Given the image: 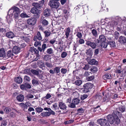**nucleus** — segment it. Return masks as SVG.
I'll list each match as a JSON object with an SVG mask.
<instances>
[{
  "label": "nucleus",
  "mask_w": 126,
  "mask_h": 126,
  "mask_svg": "<svg viewBox=\"0 0 126 126\" xmlns=\"http://www.w3.org/2000/svg\"><path fill=\"white\" fill-rule=\"evenodd\" d=\"M35 41L34 44L35 47H39L41 46V42L40 41H37V40Z\"/></svg>",
  "instance_id": "obj_30"
},
{
  "label": "nucleus",
  "mask_w": 126,
  "mask_h": 126,
  "mask_svg": "<svg viewBox=\"0 0 126 126\" xmlns=\"http://www.w3.org/2000/svg\"><path fill=\"white\" fill-rule=\"evenodd\" d=\"M92 33L94 36L96 37L97 35V32L95 29H93L92 31Z\"/></svg>",
  "instance_id": "obj_36"
},
{
  "label": "nucleus",
  "mask_w": 126,
  "mask_h": 126,
  "mask_svg": "<svg viewBox=\"0 0 126 126\" xmlns=\"http://www.w3.org/2000/svg\"><path fill=\"white\" fill-rule=\"evenodd\" d=\"M86 44L88 46H90L93 49L95 48L96 46V44L95 43L92 42L89 40L87 41Z\"/></svg>",
  "instance_id": "obj_11"
},
{
  "label": "nucleus",
  "mask_w": 126,
  "mask_h": 126,
  "mask_svg": "<svg viewBox=\"0 0 126 126\" xmlns=\"http://www.w3.org/2000/svg\"><path fill=\"white\" fill-rule=\"evenodd\" d=\"M54 71L55 72L58 73L60 72V68L58 67H56L54 69Z\"/></svg>",
  "instance_id": "obj_46"
},
{
  "label": "nucleus",
  "mask_w": 126,
  "mask_h": 126,
  "mask_svg": "<svg viewBox=\"0 0 126 126\" xmlns=\"http://www.w3.org/2000/svg\"><path fill=\"white\" fill-rule=\"evenodd\" d=\"M49 114L48 112L46 111L41 113L40 115L43 117H48L49 116Z\"/></svg>",
  "instance_id": "obj_25"
},
{
  "label": "nucleus",
  "mask_w": 126,
  "mask_h": 126,
  "mask_svg": "<svg viewBox=\"0 0 126 126\" xmlns=\"http://www.w3.org/2000/svg\"><path fill=\"white\" fill-rule=\"evenodd\" d=\"M50 10L48 9L45 10L44 12V15L46 17L49 16L50 15Z\"/></svg>",
  "instance_id": "obj_16"
},
{
  "label": "nucleus",
  "mask_w": 126,
  "mask_h": 126,
  "mask_svg": "<svg viewBox=\"0 0 126 126\" xmlns=\"http://www.w3.org/2000/svg\"><path fill=\"white\" fill-rule=\"evenodd\" d=\"M61 71L62 74H65L67 72V70L64 68H62L61 70Z\"/></svg>",
  "instance_id": "obj_51"
},
{
  "label": "nucleus",
  "mask_w": 126,
  "mask_h": 126,
  "mask_svg": "<svg viewBox=\"0 0 126 126\" xmlns=\"http://www.w3.org/2000/svg\"><path fill=\"white\" fill-rule=\"evenodd\" d=\"M121 20V18L118 17H116L115 18H113L112 19V21L109 23V24L111 27H114L118 24V22Z\"/></svg>",
  "instance_id": "obj_3"
},
{
  "label": "nucleus",
  "mask_w": 126,
  "mask_h": 126,
  "mask_svg": "<svg viewBox=\"0 0 126 126\" xmlns=\"http://www.w3.org/2000/svg\"><path fill=\"white\" fill-rule=\"evenodd\" d=\"M91 73L90 72H89L88 71H85L84 73L83 74V76H88L90 75V74Z\"/></svg>",
  "instance_id": "obj_47"
},
{
  "label": "nucleus",
  "mask_w": 126,
  "mask_h": 126,
  "mask_svg": "<svg viewBox=\"0 0 126 126\" xmlns=\"http://www.w3.org/2000/svg\"><path fill=\"white\" fill-rule=\"evenodd\" d=\"M20 88L22 90H26V89L25 84L21 85Z\"/></svg>",
  "instance_id": "obj_59"
},
{
  "label": "nucleus",
  "mask_w": 126,
  "mask_h": 126,
  "mask_svg": "<svg viewBox=\"0 0 126 126\" xmlns=\"http://www.w3.org/2000/svg\"><path fill=\"white\" fill-rule=\"evenodd\" d=\"M14 80L15 82L18 83H21L22 82V78L20 77H16L15 79Z\"/></svg>",
  "instance_id": "obj_20"
},
{
  "label": "nucleus",
  "mask_w": 126,
  "mask_h": 126,
  "mask_svg": "<svg viewBox=\"0 0 126 126\" xmlns=\"http://www.w3.org/2000/svg\"><path fill=\"white\" fill-rule=\"evenodd\" d=\"M74 121L73 120H70L68 121H65L64 123L65 125L71 124Z\"/></svg>",
  "instance_id": "obj_43"
},
{
  "label": "nucleus",
  "mask_w": 126,
  "mask_h": 126,
  "mask_svg": "<svg viewBox=\"0 0 126 126\" xmlns=\"http://www.w3.org/2000/svg\"><path fill=\"white\" fill-rule=\"evenodd\" d=\"M63 14H64V16L65 17H67L68 16L69 12L66 9H64L63 10Z\"/></svg>",
  "instance_id": "obj_32"
},
{
  "label": "nucleus",
  "mask_w": 126,
  "mask_h": 126,
  "mask_svg": "<svg viewBox=\"0 0 126 126\" xmlns=\"http://www.w3.org/2000/svg\"><path fill=\"white\" fill-rule=\"evenodd\" d=\"M45 17H42L41 18V22L43 25L44 26H47L48 24V22L44 19Z\"/></svg>",
  "instance_id": "obj_21"
},
{
  "label": "nucleus",
  "mask_w": 126,
  "mask_h": 126,
  "mask_svg": "<svg viewBox=\"0 0 126 126\" xmlns=\"http://www.w3.org/2000/svg\"><path fill=\"white\" fill-rule=\"evenodd\" d=\"M108 121L110 124H113L114 123L118 124L120 122V119L117 115H108L107 117Z\"/></svg>",
  "instance_id": "obj_1"
},
{
  "label": "nucleus",
  "mask_w": 126,
  "mask_h": 126,
  "mask_svg": "<svg viewBox=\"0 0 126 126\" xmlns=\"http://www.w3.org/2000/svg\"><path fill=\"white\" fill-rule=\"evenodd\" d=\"M39 55L38 54H37L36 55L35 58L33 59H32V60L33 61H37L38 60L39 58Z\"/></svg>",
  "instance_id": "obj_53"
},
{
  "label": "nucleus",
  "mask_w": 126,
  "mask_h": 126,
  "mask_svg": "<svg viewBox=\"0 0 126 126\" xmlns=\"http://www.w3.org/2000/svg\"><path fill=\"white\" fill-rule=\"evenodd\" d=\"M84 111V110L82 108L79 109L77 110V114L80 115L83 113Z\"/></svg>",
  "instance_id": "obj_26"
},
{
  "label": "nucleus",
  "mask_w": 126,
  "mask_h": 126,
  "mask_svg": "<svg viewBox=\"0 0 126 126\" xmlns=\"http://www.w3.org/2000/svg\"><path fill=\"white\" fill-rule=\"evenodd\" d=\"M35 110L38 113L42 112L43 110V109L40 107L36 108L35 109Z\"/></svg>",
  "instance_id": "obj_38"
},
{
  "label": "nucleus",
  "mask_w": 126,
  "mask_h": 126,
  "mask_svg": "<svg viewBox=\"0 0 126 126\" xmlns=\"http://www.w3.org/2000/svg\"><path fill=\"white\" fill-rule=\"evenodd\" d=\"M77 36L79 39L81 38L82 36L81 33L79 32H78L77 34Z\"/></svg>",
  "instance_id": "obj_64"
},
{
  "label": "nucleus",
  "mask_w": 126,
  "mask_h": 126,
  "mask_svg": "<svg viewBox=\"0 0 126 126\" xmlns=\"http://www.w3.org/2000/svg\"><path fill=\"white\" fill-rule=\"evenodd\" d=\"M8 38H12L14 36L13 33L11 32H8Z\"/></svg>",
  "instance_id": "obj_39"
},
{
  "label": "nucleus",
  "mask_w": 126,
  "mask_h": 126,
  "mask_svg": "<svg viewBox=\"0 0 126 126\" xmlns=\"http://www.w3.org/2000/svg\"><path fill=\"white\" fill-rule=\"evenodd\" d=\"M25 84L26 89L27 88L30 89L32 87L30 85V84Z\"/></svg>",
  "instance_id": "obj_62"
},
{
  "label": "nucleus",
  "mask_w": 126,
  "mask_h": 126,
  "mask_svg": "<svg viewBox=\"0 0 126 126\" xmlns=\"http://www.w3.org/2000/svg\"><path fill=\"white\" fill-rule=\"evenodd\" d=\"M20 48L19 47L17 46L14 47L12 50L10 49L8 50V58L11 57L13 56V52L17 54L20 52Z\"/></svg>",
  "instance_id": "obj_2"
},
{
  "label": "nucleus",
  "mask_w": 126,
  "mask_h": 126,
  "mask_svg": "<svg viewBox=\"0 0 126 126\" xmlns=\"http://www.w3.org/2000/svg\"><path fill=\"white\" fill-rule=\"evenodd\" d=\"M44 3V0H42L39 1V3H34L32 4L33 6L38 8H40L42 7Z\"/></svg>",
  "instance_id": "obj_9"
},
{
  "label": "nucleus",
  "mask_w": 126,
  "mask_h": 126,
  "mask_svg": "<svg viewBox=\"0 0 126 126\" xmlns=\"http://www.w3.org/2000/svg\"><path fill=\"white\" fill-rule=\"evenodd\" d=\"M59 107L62 110H66V109L67 106L66 104L62 102H60L59 103Z\"/></svg>",
  "instance_id": "obj_10"
},
{
  "label": "nucleus",
  "mask_w": 126,
  "mask_h": 126,
  "mask_svg": "<svg viewBox=\"0 0 126 126\" xmlns=\"http://www.w3.org/2000/svg\"><path fill=\"white\" fill-rule=\"evenodd\" d=\"M36 20L34 18H32L27 20V23L29 25H33L36 23Z\"/></svg>",
  "instance_id": "obj_8"
},
{
  "label": "nucleus",
  "mask_w": 126,
  "mask_h": 126,
  "mask_svg": "<svg viewBox=\"0 0 126 126\" xmlns=\"http://www.w3.org/2000/svg\"><path fill=\"white\" fill-rule=\"evenodd\" d=\"M47 48V46L46 44H43L42 45V48L40 47H38V49L39 51L40 52H44L45 49Z\"/></svg>",
  "instance_id": "obj_18"
},
{
  "label": "nucleus",
  "mask_w": 126,
  "mask_h": 126,
  "mask_svg": "<svg viewBox=\"0 0 126 126\" xmlns=\"http://www.w3.org/2000/svg\"><path fill=\"white\" fill-rule=\"evenodd\" d=\"M109 44L111 47H115L116 46L115 43L113 41L109 42Z\"/></svg>",
  "instance_id": "obj_27"
},
{
  "label": "nucleus",
  "mask_w": 126,
  "mask_h": 126,
  "mask_svg": "<svg viewBox=\"0 0 126 126\" xmlns=\"http://www.w3.org/2000/svg\"><path fill=\"white\" fill-rule=\"evenodd\" d=\"M32 84L33 85L39 84L38 81L37 80L33 79L32 80Z\"/></svg>",
  "instance_id": "obj_42"
},
{
  "label": "nucleus",
  "mask_w": 126,
  "mask_h": 126,
  "mask_svg": "<svg viewBox=\"0 0 126 126\" xmlns=\"http://www.w3.org/2000/svg\"><path fill=\"white\" fill-rule=\"evenodd\" d=\"M99 50L98 48L94 50V55H96L99 53Z\"/></svg>",
  "instance_id": "obj_61"
},
{
  "label": "nucleus",
  "mask_w": 126,
  "mask_h": 126,
  "mask_svg": "<svg viewBox=\"0 0 126 126\" xmlns=\"http://www.w3.org/2000/svg\"><path fill=\"white\" fill-rule=\"evenodd\" d=\"M97 67H94L93 68L91 69V71L93 73H94L96 72L97 71Z\"/></svg>",
  "instance_id": "obj_49"
},
{
  "label": "nucleus",
  "mask_w": 126,
  "mask_h": 126,
  "mask_svg": "<svg viewBox=\"0 0 126 126\" xmlns=\"http://www.w3.org/2000/svg\"><path fill=\"white\" fill-rule=\"evenodd\" d=\"M88 96L87 94H84L83 95H81L80 97V99L82 100H83L87 98Z\"/></svg>",
  "instance_id": "obj_34"
},
{
  "label": "nucleus",
  "mask_w": 126,
  "mask_h": 126,
  "mask_svg": "<svg viewBox=\"0 0 126 126\" xmlns=\"http://www.w3.org/2000/svg\"><path fill=\"white\" fill-rule=\"evenodd\" d=\"M56 42V39L55 38H54L52 39L51 40L49 41V43L52 44H53Z\"/></svg>",
  "instance_id": "obj_60"
},
{
  "label": "nucleus",
  "mask_w": 126,
  "mask_h": 126,
  "mask_svg": "<svg viewBox=\"0 0 126 126\" xmlns=\"http://www.w3.org/2000/svg\"><path fill=\"white\" fill-rule=\"evenodd\" d=\"M92 50L90 49H89L86 50V53L87 55L92 56Z\"/></svg>",
  "instance_id": "obj_41"
},
{
  "label": "nucleus",
  "mask_w": 126,
  "mask_h": 126,
  "mask_svg": "<svg viewBox=\"0 0 126 126\" xmlns=\"http://www.w3.org/2000/svg\"><path fill=\"white\" fill-rule=\"evenodd\" d=\"M67 55V53L65 52H63L61 54V57L63 58L65 57Z\"/></svg>",
  "instance_id": "obj_45"
},
{
  "label": "nucleus",
  "mask_w": 126,
  "mask_h": 126,
  "mask_svg": "<svg viewBox=\"0 0 126 126\" xmlns=\"http://www.w3.org/2000/svg\"><path fill=\"white\" fill-rule=\"evenodd\" d=\"M93 85V84L90 83H87L84 84L83 87L84 90H88L92 88Z\"/></svg>",
  "instance_id": "obj_12"
},
{
  "label": "nucleus",
  "mask_w": 126,
  "mask_h": 126,
  "mask_svg": "<svg viewBox=\"0 0 126 126\" xmlns=\"http://www.w3.org/2000/svg\"><path fill=\"white\" fill-rule=\"evenodd\" d=\"M94 78V77L93 76H92L88 77L87 79L89 81H90L93 79Z\"/></svg>",
  "instance_id": "obj_63"
},
{
  "label": "nucleus",
  "mask_w": 126,
  "mask_h": 126,
  "mask_svg": "<svg viewBox=\"0 0 126 126\" xmlns=\"http://www.w3.org/2000/svg\"><path fill=\"white\" fill-rule=\"evenodd\" d=\"M82 81L81 80H77L75 81V83L76 85L79 86L82 84Z\"/></svg>",
  "instance_id": "obj_33"
},
{
  "label": "nucleus",
  "mask_w": 126,
  "mask_h": 126,
  "mask_svg": "<svg viewBox=\"0 0 126 126\" xmlns=\"http://www.w3.org/2000/svg\"><path fill=\"white\" fill-rule=\"evenodd\" d=\"M89 65L88 64L85 65V66L83 69L85 70H88L89 68Z\"/></svg>",
  "instance_id": "obj_52"
},
{
  "label": "nucleus",
  "mask_w": 126,
  "mask_h": 126,
  "mask_svg": "<svg viewBox=\"0 0 126 126\" xmlns=\"http://www.w3.org/2000/svg\"><path fill=\"white\" fill-rule=\"evenodd\" d=\"M31 12L34 14L35 17L36 18H38L40 13V11L39 10L36 8L33 7L31 10Z\"/></svg>",
  "instance_id": "obj_6"
},
{
  "label": "nucleus",
  "mask_w": 126,
  "mask_h": 126,
  "mask_svg": "<svg viewBox=\"0 0 126 126\" xmlns=\"http://www.w3.org/2000/svg\"><path fill=\"white\" fill-rule=\"evenodd\" d=\"M88 63L90 64H95L96 63V61L95 59H87V60Z\"/></svg>",
  "instance_id": "obj_17"
},
{
  "label": "nucleus",
  "mask_w": 126,
  "mask_h": 126,
  "mask_svg": "<svg viewBox=\"0 0 126 126\" xmlns=\"http://www.w3.org/2000/svg\"><path fill=\"white\" fill-rule=\"evenodd\" d=\"M45 65L49 68H50L52 67L51 64L48 62H46L45 63Z\"/></svg>",
  "instance_id": "obj_57"
},
{
  "label": "nucleus",
  "mask_w": 126,
  "mask_h": 126,
  "mask_svg": "<svg viewBox=\"0 0 126 126\" xmlns=\"http://www.w3.org/2000/svg\"><path fill=\"white\" fill-rule=\"evenodd\" d=\"M80 102L79 99L78 98H76L73 99L72 100V102L75 105L79 103Z\"/></svg>",
  "instance_id": "obj_24"
},
{
  "label": "nucleus",
  "mask_w": 126,
  "mask_h": 126,
  "mask_svg": "<svg viewBox=\"0 0 126 126\" xmlns=\"http://www.w3.org/2000/svg\"><path fill=\"white\" fill-rule=\"evenodd\" d=\"M45 37H47L50 36L51 32L49 31H45L44 32Z\"/></svg>",
  "instance_id": "obj_37"
},
{
  "label": "nucleus",
  "mask_w": 126,
  "mask_h": 126,
  "mask_svg": "<svg viewBox=\"0 0 126 126\" xmlns=\"http://www.w3.org/2000/svg\"><path fill=\"white\" fill-rule=\"evenodd\" d=\"M27 99H31L33 98L34 96L31 94H30L27 95Z\"/></svg>",
  "instance_id": "obj_55"
},
{
  "label": "nucleus",
  "mask_w": 126,
  "mask_h": 126,
  "mask_svg": "<svg viewBox=\"0 0 126 126\" xmlns=\"http://www.w3.org/2000/svg\"><path fill=\"white\" fill-rule=\"evenodd\" d=\"M38 39L39 40H41L42 39V37L40 32H37L36 35L35 36L33 39V40L35 41Z\"/></svg>",
  "instance_id": "obj_13"
},
{
  "label": "nucleus",
  "mask_w": 126,
  "mask_h": 126,
  "mask_svg": "<svg viewBox=\"0 0 126 126\" xmlns=\"http://www.w3.org/2000/svg\"><path fill=\"white\" fill-rule=\"evenodd\" d=\"M32 73L33 74L37 75L38 74L39 72L33 69H32L31 70Z\"/></svg>",
  "instance_id": "obj_44"
},
{
  "label": "nucleus",
  "mask_w": 126,
  "mask_h": 126,
  "mask_svg": "<svg viewBox=\"0 0 126 126\" xmlns=\"http://www.w3.org/2000/svg\"><path fill=\"white\" fill-rule=\"evenodd\" d=\"M108 45V43L105 42H103L101 43V46L103 48H106Z\"/></svg>",
  "instance_id": "obj_28"
},
{
  "label": "nucleus",
  "mask_w": 126,
  "mask_h": 126,
  "mask_svg": "<svg viewBox=\"0 0 126 126\" xmlns=\"http://www.w3.org/2000/svg\"><path fill=\"white\" fill-rule=\"evenodd\" d=\"M68 106L71 108H74L75 107V104L72 102L71 104L69 105Z\"/></svg>",
  "instance_id": "obj_56"
},
{
  "label": "nucleus",
  "mask_w": 126,
  "mask_h": 126,
  "mask_svg": "<svg viewBox=\"0 0 126 126\" xmlns=\"http://www.w3.org/2000/svg\"><path fill=\"white\" fill-rule=\"evenodd\" d=\"M48 112L49 114V116H50L51 115H55V113L54 112L53 110H52L51 109H50V110H49V111Z\"/></svg>",
  "instance_id": "obj_48"
},
{
  "label": "nucleus",
  "mask_w": 126,
  "mask_h": 126,
  "mask_svg": "<svg viewBox=\"0 0 126 126\" xmlns=\"http://www.w3.org/2000/svg\"><path fill=\"white\" fill-rule=\"evenodd\" d=\"M20 16L23 18L27 17L28 18L30 16L28 15H27L26 13H21L20 15Z\"/></svg>",
  "instance_id": "obj_31"
},
{
  "label": "nucleus",
  "mask_w": 126,
  "mask_h": 126,
  "mask_svg": "<svg viewBox=\"0 0 126 126\" xmlns=\"http://www.w3.org/2000/svg\"><path fill=\"white\" fill-rule=\"evenodd\" d=\"M65 34L66 36L65 37L66 38H68L69 37L70 33L71 32V29L70 28L68 27L64 30Z\"/></svg>",
  "instance_id": "obj_15"
},
{
  "label": "nucleus",
  "mask_w": 126,
  "mask_h": 126,
  "mask_svg": "<svg viewBox=\"0 0 126 126\" xmlns=\"http://www.w3.org/2000/svg\"><path fill=\"white\" fill-rule=\"evenodd\" d=\"M97 123L101 126H110V125L107 120L105 119H100L97 121Z\"/></svg>",
  "instance_id": "obj_4"
},
{
  "label": "nucleus",
  "mask_w": 126,
  "mask_h": 126,
  "mask_svg": "<svg viewBox=\"0 0 126 126\" xmlns=\"http://www.w3.org/2000/svg\"><path fill=\"white\" fill-rule=\"evenodd\" d=\"M49 4L51 8L57 9L59 7L60 4L58 2L52 1L50 2Z\"/></svg>",
  "instance_id": "obj_7"
},
{
  "label": "nucleus",
  "mask_w": 126,
  "mask_h": 126,
  "mask_svg": "<svg viewBox=\"0 0 126 126\" xmlns=\"http://www.w3.org/2000/svg\"><path fill=\"white\" fill-rule=\"evenodd\" d=\"M119 41L120 43L124 44L125 43L126 39L124 37L121 36L119 38Z\"/></svg>",
  "instance_id": "obj_22"
},
{
  "label": "nucleus",
  "mask_w": 126,
  "mask_h": 126,
  "mask_svg": "<svg viewBox=\"0 0 126 126\" xmlns=\"http://www.w3.org/2000/svg\"><path fill=\"white\" fill-rule=\"evenodd\" d=\"M19 105L20 107L24 109H27V105L23 103H20L19 104Z\"/></svg>",
  "instance_id": "obj_29"
},
{
  "label": "nucleus",
  "mask_w": 126,
  "mask_h": 126,
  "mask_svg": "<svg viewBox=\"0 0 126 126\" xmlns=\"http://www.w3.org/2000/svg\"><path fill=\"white\" fill-rule=\"evenodd\" d=\"M12 10H13V13L15 12L14 15L15 18H16L18 16V15L21 12V11L19 9L15 6L12 7L11 9H10L8 11V12Z\"/></svg>",
  "instance_id": "obj_5"
},
{
  "label": "nucleus",
  "mask_w": 126,
  "mask_h": 126,
  "mask_svg": "<svg viewBox=\"0 0 126 126\" xmlns=\"http://www.w3.org/2000/svg\"><path fill=\"white\" fill-rule=\"evenodd\" d=\"M111 75L108 74H105L103 76V79L105 80L109 79H111Z\"/></svg>",
  "instance_id": "obj_23"
},
{
  "label": "nucleus",
  "mask_w": 126,
  "mask_h": 126,
  "mask_svg": "<svg viewBox=\"0 0 126 126\" xmlns=\"http://www.w3.org/2000/svg\"><path fill=\"white\" fill-rule=\"evenodd\" d=\"M119 110L122 112H123L125 111V109L122 106H121L118 108L117 110Z\"/></svg>",
  "instance_id": "obj_50"
},
{
  "label": "nucleus",
  "mask_w": 126,
  "mask_h": 126,
  "mask_svg": "<svg viewBox=\"0 0 126 126\" xmlns=\"http://www.w3.org/2000/svg\"><path fill=\"white\" fill-rule=\"evenodd\" d=\"M51 97V95L50 94H47L44 97V98L46 99H48L50 98Z\"/></svg>",
  "instance_id": "obj_54"
},
{
  "label": "nucleus",
  "mask_w": 126,
  "mask_h": 126,
  "mask_svg": "<svg viewBox=\"0 0 126 126\" xmlns=\"http://www.w3.org/2000/svg\"><path fill=\"white\" fill-rule=\"evenodd\" d=\"M47 52L48 54H51L53 53V51L52 48H50L47 49Z\"/></svg>",
  "instance_id": "obj_35"
},
{
  "label": "nucleus",
  "mask_w": 126,
  "mask_h": 126,
  "mask_svg": "<svg viewBox=\"0 0 126 126\" xmlns=\"http://www.w3.org/2000/svg\"><path fill=\"white\" fill-rule=\"evenodd\" d=\"M50 56L48 54L45 55L44 56L43 59L47 61L49 59Z\"/></svg>",
  "instance_id": "obj_40"
},
{
  "label": "nucleus",
  "mask_w": 126,
  "mask_h": 126,
  "mask_svg": "<svg viewBox=\"0 0 126 126\" xmlns=\"http://www.w3.org/2000/svg\"><path fill=\"white\" fill-rule=\"evenodd\" d=\"M24 79L27 81H30L31 80L30 78L27 76H25L24 77Z\"/></svg>",
  "instance_id": "obj_58"
},
{
  "label": "nucleus",
  "mask_w": 126,
  "mask_h": 126,
  "mask_svg": "<svg viewBox=\"0 0 126 126\" xmlns=\"http://www.w3.org/2000/svg\"><path fill=\"white\" fill-rule=\"evenodd\" d=\"M16 98L19 102H22L24 99V96L23 95L19 94L16 97Z\"/></svg>",
  "instance_id": "obj_19"
},
{
  "label": "nucleus",
  "mask_w": 126,
  "mask_h": 126,
  "mask_svg": "<svg viewBox=\"0 0 126 126\" xmlns=\"http://www.w3.org/2000/svg\"><path fill=\"white\" fill-rule=\"evenodd\" d=\"M106 39L105 36L104 35L102 34L99 36V40H98V42H100L101 43L105 42L106 41Z\"/></svg>",
  "instance_id": "obj_14"
}]
</instances>
